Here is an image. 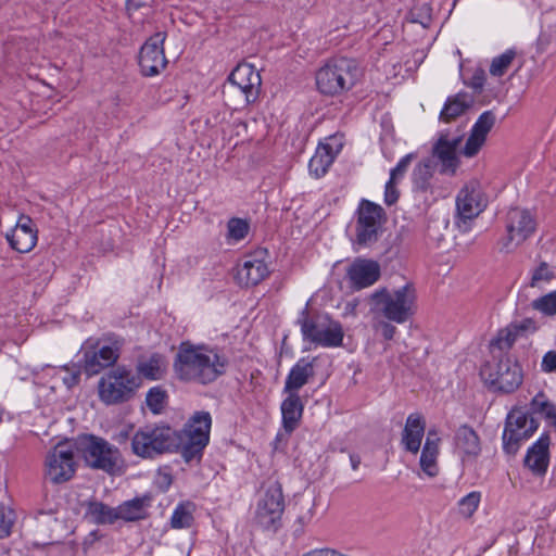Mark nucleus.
<instances>
[{
  "label": "nucleus",
  "mask_w": 556,
  "mask_h": 556,
  "mask_svg": "<svg viewBox=\"0 0 556 556\" xmlns=\"http://www.w3.org/2000/svg\"><path fill=\"white\" fill-rule=\"evenodd\" d=\"M551 439L547 433H543L539 440L528 450L525 458L526 466L536 475L546 472L549 460Z\"/></svg>",
  "instance_id": "obj_27"
},
{
  "label": "nucleus",
  "mask_w": 556,
  "mask_h": 556,
  "mask_svg": "<svg viewBox=\"0 0 556 556\" xmlns=\"http://www.w3.org/2000/svg\"><path fill=\"white\" fill-rule=\"evenodd\" d=\"M480 377L493 391L509 394L522 384L523 370L518 361L510 355L498 354L481 366Z\"/></svg>",
  "instance_id": "obj_6"
},
{
  "label": "nucleus",
  "mask_w": 556,
  "mask_h": 556,
  "mask_svg": "<svg viewBox=\"0 0 556 556\" xmlns=\"http://www.w3.org/2000/svg\"><path fill=\"white\" fill-rule=\"evenodd\" d=\"M415 157H416V154H414V153H408L404 157H402L399 161L397 165L393 169H391L390 179L397 181L400 178H402L404 176V174L406 173L410 162Z\"/></svg>",
  "instance_id": "obj_48"
},
{
  "label": "nucleus",
  "mask_w": 556,
  "mask_h": 556,
  "mask_svg": "<svg viewBox=\"0 0 556 556\" xmlns=\"http://www.w3.org/2000/svg\"><path fill=\"white\" fill-rule=\"evenodd\" d=\"M108 344L99 346V341L92 342L88 340L81 351V368L88 377L100 374L102 370L114 367L117 363L121 350L123 346V340L110 337L106 339Z\"/></svg>",
  "instance_id": "obj_11"
},
{
  "label": "nucleus",
  "mask_w": 556,
  "mask_h": 556,
  "mask_svg": "<svg viewBox=\"0 0 556 556\" xmlns=\"http://www.w3.org/2000/svg\"><path fill=\"white\" fill-rule=\"evenodd\" d=\"M480 500H481L480 492H477V491L470 492L469 494H467L459 501V513L464 517H467V518L471 517L473 515V513L477 510Z\"/></svg>",
  "instance_id": "obj_44"
},
{
  "label": "nucleus",
  "mask_w": 556,
  "mask_h": 556,
  "mask_svg": "<svg viewBox=\"0 0 556 556\" xmlns=\"http://www.w3.org/2000/svg\"><path fill=\"white\" fill-rule=\"evenodd\" d=\"M348 306H351V309L355 311V308L357 306V302L349 303Z\"/></svg>",
  "instance_id": "obj_57"
},
{
  "label": "nucleus",
  "mask_w": 556,
  "mask_h": 556,
  "mask_svg": "<svg viewBox=\"0 0 556 556\" xmlns=\"http://www.w3.org/2000/svg\"><path fill=\"white\" fill-rule=\"evenodd\" d=\"M149 498H134L127 501L117 507L118 519L125 521H138L147 518V506Z\"/></svg>",
  "instance_id": "obj_34"
},
{
  "label": "nucleus",
  "mask_w": 556,
  "mask_h": 556,
  "mask_svg": "<svg viewBox=\"0 0 556 556\" xmlns=\"http://www.w3.org/2000/svg\"><path fill=\"white\" fill-rule=\"evenodd\" d=\"M268 264L261 253L250 254L238 265L236 280L244 288L255 287L269 276Z\"/></svg>",
  "instance_id": "obj_21"
},
{
  "label": "nucleus",
  "mask_w": 556,
  "mask_h": 556,
  "mask_svg": "<svg viewBox=\"0 0 556 556\" xmlns=\"http://www.w3.org/2000/svg\"><path fill=\"white\" fill-rule=\"evenodd\" d=\"M495 122L496 115L493 111L489 110L483 112L473 124L465 147L460 150V154L466 157L477 155L484 146L488 134L494 127Z\"/></svg>",
  "instance_id": "obj_22"
},
{
  "label": "nucleus",
  "mask_w": 556,
  "mask_h": 556,
  "mask_svg": "<svg viewBox=\"0 0 556 556\" xmlns=\"http://www.w3.org/2000/svg\"><path fill=\"white\" fill-rule=\"evenodd\" d=\"M167 403H168V394L163 387L156 386V387L151 388L147 392L146 404L152 414H154V415L161 414L165 409Z\"/></svg>",
  "instance_id": "obj_40"
},
{
  "label": "nucleus",
  "mask_w": 556,
  "mask_h": 556,
  "mask_svg": "<svg viewBox=\"0 0 556 556\" xmlns=\"http://www.w3.org/2000/svg\"><path fill=\"white\" fill-rule=\"evenodd\" d=\"M462 141V137L448 139L447 134H442L433 147V154L441 161L443 170L455 173L458 166L456 149Z\"/></svg>",
  "instance_id": "obj_28"
},
{
  "label": "nucleus",
  "mask_w": 556,
  "mask_h": 556,
  "mask_svg": "<svg viewBox=\"0 0 556 556\" xmlns=\"http://www.w3.org/2000/svg\"><path fill=\"white\" fill-rule=\"evenodd\" d=\"M538 421L519 407H513L505 419L503 431V450L514 455L522 441L528 440L538 430Z\"/></svg>",
  "instance_id": "obj_12"
},
{
  "label": "nucleus",
  "mask_w": 556,
  "mask_h": 556,
  "mask_svg": "<svg viewBox=\"0 0 556 556\" xmlns=\"http://www.w3.org/2000/svg\"><path fill=\"white\" fill-rule=\"evenodd\" d=\"M63 369L67 372V375L62 379L63 383L67 388H73L74 386L78 384L80 379V369L76 366H73V368L64 366Z\"/></svg>",
  "instance_id": "obj_52"
},
{
  "label": "nucleus",
  "mask_w": 556,
  "mask_h": 556,
  "mask_svg": "<svg viewBox=\"0 0 556 556\" xmlns=\"http://www.w3.org/2000/svg\"><path fill=\"white\" fill-rule=\"evenodd\" d=\"M542 370L545 372H552L556 370V352L548 351L542 359Z\"/></svg>",
  "instance_id": "obj_53"
},
{
  "label": "nucleus",
  "mask_w": 556,
  "mask_h": 556,
  "mask_svg": "<svg viewBox=\"0 0 556 556\" xmlns=\"http://www.w3.org/2000/svg\"><path fill=\"white\" fill-rule=\"evenodd\" d=\"M314 362L315 358H301L296 362L286 378L283 388L285 393H298V391L304 387L311 378L314 377Z\"/></svg>",
  "instance_id": "obj_29"
},
{
  "label": "nucleus",
  "mask_w": 556,
  "mask_h": 556,
  "mask_svg": "<svg viewBox=\"0 0 556 556\" xmlns=\"http://www.w3.org/2000/svg\"><path fill=\"white\" fill-rule=\"evenodd\" d=\"M88 514L98 525H112L118 520L117 508H112L101 502L89 503Z\"/></svg>",
  "instance_id": "obj_36"
},
{
  "label": "nucleus",
  "mask_w": 556,
  "mask_h": 556,
  "mask_svg": "<svg viewBox=\"0 0 556 556\" xmlns=\"http://www.w3.org/2000/svg\"><path fill=\"white\" fill-rule=\"evenodd\" d=\"M341 148L342 142L336 137H329L326 142H320L309 160V173L316 178L324 176Z\"/></svg>",
  "instance_id": "obj_24"
},
{
  "label": "nucleus",
  "mask_w": 556,
  "mask_h": 556,
  "mask_svg": "<svg viewBox=\"0 0 556 556\" xmlns=\"http://www.w3.org/2000/svg\"><path fill=\"white\" fill-rule=\"evenodd\" d=\"M228 357L217 348L184 341L173 363L177 380L185 383L208 386L227 371Z\"/></svg>",
  "instance_id": "obj_1"
},
{
  "label": "nucleus",
  "mask_w": 556,
  "mask_h": 556,
  "mask_svg": "<svg viewBox=\"0 0 556 556\" xmlns=\"http://www.w3.org/2000/svg\"><path fill=\"white\" fill-rule=\"evenodd\" d=\"M303 403L298 393H288V396L281 403L282 425L283 429L291 433L294 431L302 419Z\"/></svg>",
  "instance_id": "obj_32"
},
{
  "label": "nucleus",
  "mask_w": 556,
  "mask_h": 556,
  "mask_svg": "<svg viewBox=\"0 0 556 556\" xmlns=\"http://www.w3.org/2000/svg\"><path fill=\"white\" fill-rule=\"evenodd\" d=\"M129 438V432L128 431H121L116 439L119 443H123V442H126Z\"/></svg>",
  "instance_id": "obj_56"
},
{
  "label": "nucleus",
  "mask_w": 556,
  "mask_h": 556,
  "mask_svg": "<svg viewBox=\"0 0 556 556\" xmlns=\"http://www.w3.org/2000/svg\"><path fill=\"white\" fill-rule=\"evenodd\" d=\"M374 328L376 331H380L381 336L386 340H392L396 333V328L393 326L390 320H378L374 324Z\"/></svg>",
  "instance_id": "obj_49"
},
{
  "label": "nucleus",
  "mask_w": 556,
  "mask_h": 556,
  "mask_svg": "<svg viewBox=\"0 0 556 556\" xmlns=\"http://www.w3.org/2000/svg\"><path fill=\"white\" fill-rule=\"evenodd\" d=\"M454 442L463 462L476 459L481 452L480 438L468 425H462L456 430Z\"/></svg>",
  "instance_id": "obj_25"
},
{
  "label": "nucleus",
  "mask_w": 556,
  "mask_h": 556,
  "mask_svg": "<svg viewBox=\"0 0 556 556\" xmlns=\"http://www.w3.org/2000/svg\"><path fill=\"white\" fill-rule=\"evenodd\" d=\"M193 504L180 503L173 511L170 527L173 529L190 528L193 523Z\"/></svg>",
  "instance_id": "obj_39"
},
{
  "label": "nucleus",
  "mask_w": 556,
  "mask_h": 556,
  "mask_svg": "<svg viewBox=\"0 0 556 556\" xmlns=\"http://www.w3.org/2000/svg\"><path fill=\"white\" fill-rule=\"evenodd\" d=\"M304 340L325 348H338L343 343L342 325L327 316L312 317L305 307L298 319Z\"/></svg>",
  "instance_id": "obj_9"
},
{
  "label": "nucleus",
  "mask_w": 556,
  "mask_h": 556,
  "mask_svg": "<svg viewBox=\"0 0 556 556\" xmlns=\"http://www.w3.org/2000/svg\"><path fill=\"white\" fill-rule=\"evenodd\" d=\"M507 243L516 245L525 242L536 229V220L533 214L520 207H513L506 217Z\"/></svg>",
  "instance_id": "obj_17"
},
{
  "label": "nucleus",
  "mask_w": 556,
  "mask_h": 556,
  "mask_svg": "<svg viewBox=\"0 0 556 556\" xmlns=\"http://www.w3.org/2000/svg\"><path fill=\"white\" fill-rule=\"evenodd\" d=\"M508 326L516 332L518 338L527 333H534L539 329L536 321L530 317L510 323Z\"/></svg>",
  "instance_id": "obj_46"
},
{
  "label": "nucleus",
  "mask_w": 556,
  "mask_h": 556,
  "mask_svg": "<svg viewBox=\"0 0 556 556\" xmlns=\"http://www.w3.org/2000/svg\"><path fill=\"white\" fill-rule=\"evenodd\" d=\"M229 88H237L244 94L245 104L256 102L261 93L260 72L249 63H239L228 77Z\"/></svg>",
  "instance_id": "obj_16"
},
{
  "label": "nucleus",
  "mask_w": 556,
  "mask_h": 556,
  "mask_svg": "<svg viewBox=\"0 0 556 556\" xmlns=\"http://www.w3.org/2000/svg\"><path fill=\"white\" fill-rule=\"evenodd\" d=\"M380 276L379 263L369 258L354 260L346 270L350 287L356 291L372 286L379 280Z\"/></svg>",
  "instance_id": "obj_19"
},
{
  "label": "nucleus",
  "mask_w": 556,
  "mask_h": 556,
  "mask_svg": "<svg viewBox=\"0 0 556 556\" xmlns=\"http://www.w3.org/2000/svg\"><path fill=\"white\" fill-rule=\"evenodd\" d=\"M351 466L353 470L358 469L361 465V456L356 454L350 455Z\"/></svg>",
  "instance_id": "obj_54"
},
{
  "label": "nucleus",
  "mask_w": 556,
  "mask_h": 556,
  "mask_svg": "<svg viewBox=\"0 0 556 556\" xmlns=\"http://www.w3.org/2000/svg\"><path fill=\"white\" fill-rule=\"evenodd\" d=\"M164 33H156L151 36L141 47L138 56L140 73L144 77L159 75L167 66L163 43L165 41Z\"/></svg>",
  "instance_id": "obj_15"
},
{
  "label": "nucleus",
  "mask_w": 556,
  "mask_h": 556,
  "mask_svg": "<svg viewBox=\"0 0 556 556\" xmlns=\"http://www.w3.org/2000/svg\"><path fill=\"white\" fill-rule=\"evenodd\" d=\"M283 510L282 488L275 481L267 486L263 498L257 504L255 522L264 530L276 531L280 527Z\"/></svg>",
  "instance_id": "obj_14"
},
{
  "label": "nucleus",
  "mask_w": 556,
  "mask_h": 556,
  "mask_svg": "<svg viewBox=\"0 0 556 556\" xmlns=\"http://www.w3.org/2000/svg\"><path fill=\"white\" fill-rule=\"evenodd\" d=\"M178 445V431L164 422L143 426L131 437V452L142 459L177 452Z\"/></svg>",
  "instance_id": "obj_2"
},
{
  "label": "nucleus",
  "mask_w": 556,
  "mask_h": 556,
  "mask_svg": "<svg viewBox=\"0 0 556 556\" xmlns=\"http://www.w3.org/2000/svg\"><path fill=\"white\" fill-rule=\"evenodd\" d=\"M212 417L208 412H195L178 431L177 451L187 464H200L210 442Z\"/></svg>",
  "instance_id": "obj_7"
},
{
  "label": "nucleus",
  "mask_w": 556,
  "mask_h": 556,
  "mask_svg": "<svg viewBox=\"0 0 556 556\" xmlns=\"http://www.w3.org/2000/svg\"><path fill=\"white\" fill-rule=\"evenodd\" d=\"M13 511L4 506H0V539L7 538L11 533L14 523Z\"/></svg>",
  "instance_id": "obj_47"
},
{
  "label": "nucleus",
  "mask_w": 556,
  "mask_h": 556,
  "mask_svg": "<svg viewBox=\"0 0 556 556\" xmlns=\"http://www.w3.org/2000/svg\"><path fill=\"white\" fill-rule=\"evenodd\" d=\"M141 379L130 368L119 365L106 371L98 381L99 400L105 405L131 401L141 387Z\"/></svg>",
  "instance_id": "obj_5"
},
{
  "label": "nucleus",
  "mask_w": 556,
  "mask_h": 556,
  "mask_svg": "<svg viewBox=\"0 0 556 556\" xmlns=\"http://www.w3.org/2000/svg\"><path fill=\"white\" fill-rule=\"evenodd\" d=\"M75 444L59 442L45 459V477L53 484L70 481L76 472Z\"/></svg>",
  "instance_id": "obj_13"
},
{
  "label": "nucleus",
  "mask_w": 556,
  "mask_h": 556,
  "mask_svg": "<svg viewBox=\"0 0 556 556\" xmlns=\"http://www.w3.org/2000/svg\"><path fill=\"white\" fill-rule=\"evenodd\" d=\"M485 83V73L482 68H477L472 74L471 78L467 83V86L472 88L477 92H481L483 90Z\"/></svg>",
  "instance_id": "obj_51"
},
{
  "label": "nucleus",
  "mask_w": 556,
  "mask_h": 556,
  "mask_svg": "<svg viewBox=\"0 0 556 556\" xmlns=\"http://www.w3.org/2000/svg\"><path fill=\"white\" fill-rule=\"evenodd\" d=\"M357 79V63L344 56L329 59L315 74L318 91L329 97H339L350 91Z\"/></svg>",
  "instance_id": "obj_3"
},
{
  "label": "nucleus",
  "mask_w": 556,
  "mask_h": 556,
  "mask_svg": "<svg viewBox=\"0 0 556 556\" xmlns=\"http://www.w3.org/2000/svg\"><path fill=\"white\" fill-rule=\"evenodd\" d=\"M555 278H556L555 268L552 265H549L547 262L542 261L532 270L529 286L531 288L543 289L546 285H548Z\"/></svg>",
  "instance_id": "obj_38"
},
{
  "label": "nucleus",
  "mask_w": 556,
  "mask_h": 556,
  "mask_svg": "<svg viewBox=\"0 0 556 556\" xmlns=\"http://www.w3.org/2000/svg\"><path fill=\"white\" fill-rule=\"evenodd\" d=\"M291 531L294 538L302 536L312 525L316 514V500L311 494H298L291 506Z\"/></svg>",
  "instance_id": "obj_20"
},
{
  "label": "nucleus",
  "mask_w": 556,
  "mask_h": 556,
  "mask_svg": "<svg viewBox=\"0 0 556 556\" xmlns=\"http://www.w3.org/2000/svg\"><path fill=\"white\" fill-rule=\"evenodd\" d=\"M475 103V99L467 92H458L446 99L441 110L439 119L443 123H451L465 114Z\"/></svg>",
  "instance_id": "obj_31"
},
{
  "label": "nucleus",
  "mask_w": 556,
  "mask_h": 556,
  "mask_svg": "<svg viewBox=\"0 0 556 556\" xmlns=\"http://www.w3.org/2000/svg\"><path fill=\"white\" fill-rule=\"evenodd\" d=\"M37 229L33 227L30 217L22 215L15 227L7 233V240L12 249L20 253L31 251L37 243Z\"/></svg>",
  "instance_id": "obj_23"
},
{
  "label": "nucleus",
  "mask_w": 556,
  "mask_h": 556,
  "mask_svg": "<svg viewBox=\"0 0 556 556\" xmlns=\"http://www.w3.org/2000/svg\"><path fill=\"white\" fill-rule=\"evenodd\" d=\"M143 4L144 3L141 0H127V9L128 10H130V9L137 10L140 7H142Z\"/></svg>",
  "instance_id": "obj_55"
},
{
  "label": "nucleus",
  "mask_w": 556,
  "mask_h": 556,
  "mask_svg": "<svg viewBox=\"0 0 556 556\" xmlns=\"http://www.w3.org/2000/svg\"><path fill=\"white\" fill-rule=\"evenodd\" d=\"M76 453L91 469L102 470L111 476L122 469L123 457L119 450L105 439L94 434L79 435L75 441Z\"/></svg>",
  "instance_id": "obj_4"
},
{
  "label": "nucleus",
  "mask_w": 556,
  "mask_h": 556,
  "mask_svg": "<svg viewBox=\"0 0 556 556\" xmlns=\"http://www.w3.org/2000/svg\"><path fill=\"white\" fill-rule=\"evenodd\" d=\"M515 56L516 52L514 50H507L503 54L494 58L490 65V74L497 77L503 76L511 65Z\"/></svg>",
  "instance_id": "obj_43"
},
{
  "label": "nucleus",
  "mask_w": 556,
  "mask_h": 556,
  "mask_svg": "<svg viewBox=\"0 0 556 556\" xmlns=\"http://www.w3.org/2000/svg\"><path fill=\"white\" fill-rule=\"evenodd\" d=\"M167 358L164 354L152 353L149 357H142L136 365V375L147 380H161L167 372Z\"/></svg>",
  "instance_id": "obj_30"
},
{
  "label": "nucleus",
  "mask_w": 556,
  "mask_h": 556,
  "mask_svg": "<svg viewBox=\"0 0 556 556\" xmlns=\"http://www.w3.org/2000/svg\"><path fill=\"white\" fill-rule=\"evenodd\" d=\"M518 337L516 332L507 325L506 327L500 329L496 336L490 342V351L492 357L495 355H509V351L516 343Z\"/></svg>",
  "instance_id": "obj_35"
},
{
  "label": "nucleus",
  "mask_w": 556,
  "mask_h": 556,
  "mask_svg": "<svg viewBox=\"0 0 556 556\" xmlns=\"http://www.w3.org/2000/svg\"><path fill=\"white\" fill-rule=\"evenodd\" d=\"M485 205L486 202L481 192L480 182L476 179L465 184L456 198L457 214L464 220L477 217Z\"/></svg>",
  "instance_id": "obj_18"
},
{
  "label": "nucleus",
  "mask_w": 556,
  "mask_h": 556,
  "mask_svg": "<svg viewBox=\"0 0 556 556\" xmlns=\"http://www.w3.org/2000/svg\"><path fill=\"white\" fill-rule=\"evenodd\" d=\"M531 307L546 317H554L556 315V290L533 300Z\"/></svg>",
  "instance_id": "obj_42"
},
{
  "label": "nucleus",
  "mask_w": 556,
  "mask_h": 556,
  "mask_svg": "<svg viewBox=\"0 0 556 556\" xmlns=\"http://www.w3.org/2000/svg\"><path fill=\"white\" fill-rule=\"evenodd\" d=\"M426 420L419 413L410 414L402 432V444L407 452L417 454L425 434Z\"/></svg>",
  "instance_id": "obj_26"
},
{
  "label": "nucleus",
  "mask_w": 556,
  "mask_h": 556,
  "mask_svg": "<svg viewBox=\"0 0 556 556\" xmlns=\"http://www.w3.org/2000/svg\"><path fill=\"white\" fill-rule=\"evenodd\" d=\"M400 192L396 188V181L389 179L384 188V203L393 205L399 200Z\"/></svg>",
  "instance_id": "obj_50"
},
{
  "label": "nucleus",
  "mask_w": 556,
  "mask_h": 556,
  "mask_svg": "<svg viewBox=\"0 0 556 556\" xmlns=\"http://www.w3.org/2000/svg\"><path fill=\"white\" fill-rule=\"evenodd\" d=\"M532 414H541L556 430V407L543 392H539L530 402Z\"/></svg>",
  "instance_id": "obj_37"
},
{
  "label": "nucleus",
  "mask_w": 556,
  "mask_h": 556,
  "mask_svg": "<svg viewBox=\"0 0 556 556\" xmlns=\"http://www.w3.org/2000/svg\"><path fill=\"white\" fill-rule=\"evenodd\" d=\"M435 431H429L420 455V467L422 471L429 477H434L439 472L438 456H439V438L435 437Z\"/></svg>",
  "instance_id": "obj_33"
},
{
  "label": "nucleus",
  "mask_w": 556,
  "mask_h": 556,
  "mask_svg": "<svg viewBox=\"0 0 556 556\" xmlns=\"http://www.w3.org/2000/svg\"><path fill=\"white\" fill-rule=\"evenodd\" d=\"M374 307L388 320L403 324L415 313L416 290L406 283L397 290L381 288L370 295Z\"/></svg>",
  "instance_id": "obj_8"
},
{
  "label": "nucleus",
  "mask_w": 556,
  "mask_h": 556,
  "mask_svg": "<svg viewBox=\"0 0 556 556\" xmlns=\"http://www.w3.org/2000/svg\"><path fill=\"white\" fill-rule=\"evenodd\" d=\"M355 240L361 247L375 244L380 237L387 215L382 206L369 200L363 199L355 212Z\"/></svg>",
  "instance_id": "obj_10"
},
{
  "label": "nucleus",
  "mask_w": 556,
  "mask_h": 556,
  "mask_svg": "<svg viewBox=\"0 0 556 556\" xmlns=\"http://www.w3.org/2000/svg\"><path fill=\"white\" fill-rule=\"evenodd\" d=\"M249 231V224L241 218H231L228 222V235L235 240L243 239Z\"/></svg>",
  "instance_id": "obj_45"
},
{
  "label": "nucleus",
  "mask_w": 556,
  "mask_h": 556,
  "mask_svg": "<svg viewBox=\"0 0 556 556\" xmlns=\"http://www.w3.org/2000/svg\"><path fill=\"white\" fill-rule=\"evenodd\" d=\"M433 175V166L430 160L419 162L413 173V182L419 190H427Z\"/></svg>",
  "instance_id": "obj_41"
}]
</instances>
